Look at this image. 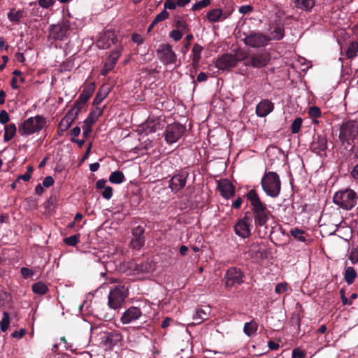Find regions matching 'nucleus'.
<instances>
[{"mask_svg":"<svg viewBox=\"0 0 358 358\" xmlns=\"http://www.w3.org/2000/svg\"><path fill=\"white\" fill-rule=\"evenodd\" d=\"M128 296V289L124 286H116L108 294V305L110 309L117 310L122 307Z\"/></svg>","mask_w":358,"mask_h":358,"instance_id":"nucleus-5","label":"nucleus"},{"mask_svg":"<svg viewBox=\"0 0 358 358\" xmlns=\"http://www.w3.org/2000/svg\"><path fill=\"white\" fill-rule=\"evenodd\" d=\"M85 103H81L80 99L76 101L74 107L69 112V113H73L74 117L78 114L81 108L85 106Z\"/></svg>","mask_w":358,"mask_h":358,"instance_id":"nucleus-47","label":"nucleus"},{"mask_svg":"<svg viewBox=\"0 0 358 358\" xmlns=\"http://www.w3.org/2000/svg\"><path fill=\"white\" fill-rule=\"evenodd\" d=\"M129 268L136 273H149L154 269L152 262L148 260L139 263L136 262H130Z\"/></svg>","mask_w":358,"mask_h":358,"instance_id":"nucleus-20","label":"nucleus"},{"mask_svg":"<svg viewBox=\"0 0 358 358\" xmlns=\"http://www.w3.org/2000/svg\"><path fill=\"white\" fill-rule=\"evenodd\" d=\"M308 114L313 118H317L321 115V110L317 106H312L309 108Z\"/></svg>","mask_w":358,"mask_h":358,"instance_id":"nucleus-49","label":"nucleus"},{"mask_svg":"<svg viewBox=\"0 0 358 358\" xmlns=\"http://www.w3.org/2000/svg\"><path fill=\"white\" fill-rule=\"evenodd\" d=\"M25 333H26L25 329H21L19 331H14L11 334V336L13 338H21L22 337H23L24 336Z\"/></svg>","mask_w":358,"mask_h":358,"instance_id":"nucleus-61","label":"nucleus"},{"mask_svg":"<svg viewBox=\"0 0 358 358\" xmlns=\"http://www.w3.org/2000/svg\"><path fill=\"white\" fill-rule=\"evenodd\" d=\"M252 10V7L250 5L243 6L239 8V12L242 14L250 13Z\"/></svg>","mask_w":358,"mask_h":358,"instance_id":"nucleus-59","label":"nucleus"},{"mask_svg":"<svg viewBox=\"0 0 358 358\" xmlns=\"http://www.w3.org/2000/svg\"><path fill=\"white\" fill-rule=\"evenodd\" d=\"M178 6V4H176V1L175 2L173 0H166L164 7V9L166 10V9L173 10Z\"/></svg>","mask_w":358,"mask_h":358,"instance_id":"nucleus-53","label":"nucleus"},{"mask_svg":"<svg viewBox=\"0 0 358 358\" xmlns=\"http://www.w3.org/2000/svg\"><path fill=\"white\" fill-rule=\"evenodd\" d=\"M54 184V179L52 176H47L43 181V186L45 187H49Z\"/></svg>","mask_w":358,"mask_h":358,"instance_id":"nucleus-57","label":"nucleus"},{"mask_svg":"<svg viewBox=\"0 0 358 358\" xmlns=\"http://www.w3.org/2000/svg\"><path fill=\"white\" fill-rule=\"evenodd\" d=\"M250 218L245 215L243 219L239 220L234 225L236 234L243 238H248L250 234Z\"/></svg>","mask_w":358,"mask_h":358,"instance_id":"nucleus-12","label":"nucleus"},{"mask_svg":"<svg viewBox=\"0 0 358 358\" xmlns=\"http://www.w3.org/2000/svg\"><path fill=\"white\" fill-rule=\"evenodd\" d=\"M217 187L220 192L221 195L228 199L232 197L235 193V189L231 182L227 180H221L218 182Z\"/></svg>","mask_w":358,"mask_h":358,"instance_id":"nucleus-19","label":"nucleus"},{"mask_svg":"<svg viewBox=\"0 0 358 358\" xmlns=\"http://www.w3.org/2000/svg\"><path fill=\"white\" fill-rule=\"evenodd\" d=\"M20 272H21L22 275L24 278H27L31 276L34 274L33 271H31V269H29L28 268H26V267H22L21 268Z\"/></svg>","mask_w":358,"mask_h":358,"instance_id":"nucleus-56","label":"nucleus"},{"mask_svg":"<svg viewBox=\"0 0 358 358\" xmlns=\"http://www.w3.org/2000/svg\"><path fill=\"white\" fill-rule=\"evenodd\" d=\"M257 327V324L255 321L246 322L244 324L243 331L247 336H251L256 333Z\"/></svg>","mask_w":358,"mask_h":358,"instance_id":"nucleus-33","label":"nucleus"},{"mask_svg":"<svg viewBox=\"0 0 358 358\" xmlns=\"http://www.w3.org/2000/svg\"><path fill=\"white\" fill-rule=\"evenodd\" d=\"M250 55L243 51H238L235 55H233L234 59L236 60V64L239 62L245 61L246 62L247 58Z\"/></svg>","mask_w":358,"mask_h":358,"instance_id":"nucleus-45","label":"nucleus"},{"mask_svg":"<svg viewBox=\"0 0 358 358\" xmlns=\"http://www.w3.org/2000/svg\"><path fill=\"white\" fill-rule=\"evenodd\" d=\"M113 189L112 187L108 186L106 187L103 191L101 193L102 196L106 199H110L113 196Z\"/></svg>","mask_w":358,"mask_h":358,"instance_id":"nucleus-51","label":"nucleus"},{"mask_svg":"<svg viewBox=\"0 0 358 358\" xmlns=\"http://www.w3.org/2000/svg\"><path fill=\"white\" fill-rule=\"evenodd\" d=\"M124 180V176L121 171H113L109 177V181L112 183L120 184Z\"/></svg>","mask_w":358,"mask_h":358,"instance_id":"nucleus-37","label":"nucleus"},{"mask_svg":"<svg viewBox=\"0 0 358 358\" xmlns=\"http://www.w3.org/2000/svg\"><path fill=\"white\" fill-rule=\"evenodd\" d=\"M269 38L260 32H250L245 35L243 41L246 45L252 48H259L267 45Z\"/></svg>","mask_w":358,"mask_h":358,"instance_id":"nucleus-10","label":"nucleus"},{"mask_svg":"<svg viewBox=\"0 0 358 358\" xmlns=\"http://www.w3.org/2000/svg\"><path fill=\"white\" fill-rule=\"evenodd\" d=\"M75 118L76 117H74L73 113H68L65 115V117H64L62 120L60 121L59 124V129L61 131H64L67 130L70 127L71 124H72Z\"/></svg>","mask_w":358,"mask_h":358,"instance_id":"nucleus-27","label":"nucleus"},{"mask_svg":"<svg viewBox=\"0 0 358 358\" xmlns=\"http://www.w3.org/2000/svg\"><path fill=\"white\" fill-rule=\"evenodd\" d=\"M17 131V128L15 124L10 123L5 126L4 127V135L3 140L5 142H8L11 140L15 136Z\"/></svg>","mask_w":358,"mask_h":358,"instance_id":"nucleus-28","label":"nucleus"},{"mask_svg":"<svg viewBox=\"0 0 358 358\" xmlns=\"http://www.w3.org/2000/svg\"><path fill=\"white\" fill-rule=\"evenodd\" d=\"M271 56L267 52L250 54L245 62V65L255 69H261L267 66Z\"/></svg>","mask_w":358,"mask_h":358,"instance_id":"nucleus-7","label":"nucleus"},{"mask_svg":"<svg viewBox=\"0 0 358 358\" xmlns=\"http://www.w3.org/2000/svg\"><path fill=\"white\" fill-rule=\"evenodd\" d=\"M351 176L354 179L358 180V163L353 167Z\"/></svg>","mask_w":358,"mask_h":358,"instance_id":"nucleus-64","label":"nucleus"},{"mask_svg":"<svg viewBox=\"0 0 358 358\" xmlns=\"http://www.w3.org/2000/svg\"><path fill=\"white\" fill-rule=\"evenodd\" d=\"M108 91H103V89H101L96 95L93 104L94 105H99L108 95Z\"/></svg>","mask_w":358,"mask_h":358,"instance_id":"nucleus-42","label":"nucleus"},{"mask_svg":"<svg viewBox=\"0 0 358 358\" xmlns=\"http://www.w3.org/2000/svg\"><path fill=\"white\" fill-rule=\"evenodd\" d=\"M243 273L241 269L237 268H230L226 273V285L232 287L235 284L243 282Z\"/></svg>","mask_w":358,"mask_h":358,"instance_id":"nucleus-15","label":"nucleus"},{"mask_svg":"<svg viewBox=\"0 0 358 358\" xmlns=\"http://www.w3.org/2000/svg\"><path fill=\"white\" fill-rule=\"evenodd\" d=\"M358 134V125L354 120L343 122L340 127L339 140L343 143L353 141Z\"/></svg>","mask_w":358,"mask_h":358,"instance_id":"nucleus-6","label":"nucleus"},{"mask_svg":"<svg viewBox=\"0 0 358 358\" xmlns=\"http://www.w3.org/2000/svg\"><path fill=\"white\" fill-rule=\"evenodd\" d=\"M208 310V308H206L205 309L202 308H197L193 316V322L196 324H199L203 321L207 320L209 314Z\"/></svg>","mask_w":358,"mask_h":358,"instance_id":"nucleus-25","label":"nucleus"},{"mask_svg":"<svg viewBox=\"0 0 358 358\" xmlns=\"http://www.w3.org/2000/svg\"><path fill=\"white\" fill-rule=\"evenodd\" d=\"M203 51V48L201 45L198 43H195L192 48V65L193 67L196 69L199 62L201 57V52Z\"/></svg>","mask_w":358,"mask_h":358,"instance_id":"nucleus-26","label":"nucleus"},{"mask_svg":"<svg viewBox=\"0 0 358 358\" xmlns=\"http://www.w3.org/2000/svg\"><path fill=\"white\" fill-rule=\"evenodd\" d=\"M284 27L282 24L277 25L274 29L271 31L269 40H280L284 37Z\"/></svg>","mask_w":358,"mask_h":358,"instance_id":"nucleus-32","label":"nucleus"},{"mask_svg":"<svg viewBox=\"0 0 358 358\" xmlns=\"http://www.w3.org/2000/svg\"><path fill=\"white\" fill-rule=\"evenodd\" d=\"M273 108L274 105L271 101L264 99L257 104L256 107V114L258 117H264L272 112Z\"/></svg>","mask_w":358,"mask_h":358,"instance_id":"nucleus-22","label":"nucleus"},{"mask_svg":"<svg viewBox=\"0 0 358 358\" xmlns=\"http://www.w3.org/2000/svg\"><path fill=\"white\" fill-rule=\"evenodd\" d=\"M32 290L35 294L43 295L48 291V287L42 282H38L32 285Z\"/></svg>","mask_w":358,"mask_h":358,"instance_id":"nucleus-38","label":"nucleus"},{"mask_svg":"<svg viewBox=\"0 0 358 358\" xmlns=\"http://www.w3.org/2000/svg\"><path fill=\"white\" fill-rule=\"evenodd\" d=\"M169 16V13L164 9L161 13L156 15L153 20V24H158L159 22L165 20Z\"/></svg>","mask_w":358,"mask_h":358,"instance_id":"nucleus-43","label":"nucleus"},{"mask_svg":"<svg viewBox=\"0 0 358 358\" xmlns=\"http://www.w3.org/2000/svg\"><path fill=\"white\" fill-rule=\"evenodd\" d=\"M291 235L294 237L296 239L301 241L305 242L306 241V237L303 236L304 231L295 228L290 231Z\"/></svg>","mask_w":358,"mask_h":358,"instance_id":"nucleus-41","label":"nucleus"},{"mask_svg":"<svg viewBox=\"0 0 358 358\" xmlns=\"http://www.w3.org/2000/svg\"><path fill=\"white\" fill-rule=\"evenodd\" d=\"M295 5L298 8L310 11L315 6V0H295Z\"/></svg>","mask_w":358,"mask_h":358,"instance_id":"nucleus-30","label":"nucleus"},{"mask_svg":"<svg viewBox=\"0 0 358 358\" xmlns=\"http://www.w3.org/2000/svg\"><path fill=\"white\" fill-rule=\"evenodd\" d=\"M188 173L187 172H181L175 175L169 181V187L172 192H177L183 188L186 184Z\"/></svg>","mask_w":358,"mask_h":358,"instance_id":"nucleus-18","label":"nucleus"},{"mask_svg":"<svg viewBox=\"0 0 358 358\" xmlns=\"http://www.w3.org/2000/svg\"><path fill=\"white\" fill-rule=\"evenodd\" d=\"M122 51V48L121 46H118L114 50L109 57L106 59V61L104 63V66L101 69V73L103 76H106L108 74L109 71H110L115 66L119 57L121 55Z\"/></svg>","mask_w":358,"mask_h":358,"instance_id":"nucleus-14","label":"nucleus"},{"mask_svg":"<svg viewBox=\"0 0 358 358\" xmlns=\"http://www.w3.org/2000/svg\"><path fill=\"white\" fill-rule=\"evenodd\" d=\"M117 41L115 31L113 30H106L101 34L96 41V46L100 49H107L112 44H115Z\"/></svg>","mask_w":358,"mask_h":358,"instance_id":"nucleus-11","label":"nucleus"},{"mask_svg":"<svg viewBox=\"0 0 358 358\" xmlns=\"http://www.w3.org/2000/svg\"><path fill=\"white\" fill-rule=\"evenodd\" d=\"M141 316V310L138 307L131 306L123 313L120 318V321L124 324H129L138 320Z\"/></svg>","mask_w":358,"mask_h":358,"instance_id":"nucleus-17","label":"nucleus"},{"mask_svg":"<svg viewBox=\"0 0 358 358\" xmlns=\"http://www.w3.org/2000/svg\"><path fill=\"white\" fill-rule=\"evenodd\" d=\"M302 120L301 117L296 118L292 124V132L296 134L299 131L301 127Z\"/></svg>","mask_w":358,"mask_h":358,"instance_id":"nucleus-46","label":"nucleus"},{"mask_svg":"<svg viewBox=\"0 0 358 358\" xmlns=\"http://www.w3.org/2000/svg\"><path fill=\"white\" fill-rule=\"evenodd\" d=\"M340 294H341V298L342 303L343 305H347V304L351 305L352 304V301H349L348 298L345 296V292L343 289H341L340 290Z\"/></svg>","mask_w":358,"mask_h":358,"instance_id":"nucleus-60","label":"nucleus"},{"mask_svg":"<svg viewBox=\"0 0 358 358\" xmlns=\"http://www.w3.org/2000/svg\"><path fill=\"white\" fill-rule=\"evenodd\" d=\"M95 90V85L94 83H90L85 87L78 99L81 103H86L90 96L92 95Z\"/></svg>","mask_w":358,"mask_h":358,"instance_id":"nucleus-24","label":"nucleus"},{"mask_svg":"<svg viewBox=\"0 0 358 358\" xmlns=\"http://www.w3.org/2000/svg\"><path fill=\"white\" fill-rule=\"evenodd\" d=\"M170 37H171L174 41H178L182 37V32L178 29H174L170 32Z\"/></svg>","mask_w":358,"mask_h":358,"instance_id":"nucleus-50","label":"nucleus"},{"mask_svg":"<svg viewBox=\"0 0 358 358\" xmlns=\"http://www.w3.org/2000/svg\"><path fill=\"white\" fill-rule=\"evenodd\" d=\"M287 289V283H278L275 286V292L277 293V294H281V293H283L285 292H286Z\"/></svg>","mask_w":358,"mask_h":358,"instance_id":"nucleus-52","label":"nucleus"},{"mask_svg":"<svg viewBox=\"0 0 358 358\" xmlns=\"http://www.w3.org/2000/svg\"><path fill=\"white\" fill-rule=\"evenodd\" d=\"M262 187L264 192L271 197H277L281 189V183L279 176L273 171L264 174L261 181Z\"/></svg>","mask_w":358,"mask_h":358,"instance_id":"nucleus-3","label":"nucleus"},{"mask_svg":"<svg viewBox=\"0 0 358 358\" xmlns=\"http://www.w3.org/2000/svg\"><path fill=\"white\" fill-rule=\"evenodd\" d=\"M236 65V60L231 54H224L219 57L215 63V66L220 70H225L234 67Z\"/></svg>","mask_w":358,"mask_h":358,"instance_id":"nucleus-21","label":"nucleus"},{"mask_svg":"<svg viewBox=\"0 0 358 358\" xmlns=\"http://www.w3.org/2000/svg\"><path fill=\"white\" fill-rule=\"evenodd\" d=\"M193 38V35L192 34H188L186 37H185V40L187 41V43L183 45V47L182 48V52H183L184 54H185L189 48V45H190V41Z\"/></svg>","mask_w":358,"mask_h":358,"instance_id":"nucleus-54","label":"nucleus"},{"mask_svg":"<svg viewBox=\"0 0 358 358\" xmlns=\"http://www.w3.org/2000/svg\"><path fill=\"white\" fill-rule=\"evenodd\" d=\"M185 131V127L180 124L174 123L169 124L164 131L165 140L169 144L174 143L182 137Z\"/></svg>","mask_w":358,"mask_h":358,"instance_id":"nucleus-8","label":"nucleus"},{"mask_svg":"<svg viewBox=\"0 0 358 358\" xmlns=\"http://www.w3.org/2000/svg\"><path fill=\"white\" fill-rule=\"evenodd\" d=\"M121 338H122V336L120 334L110 333L106 336V338L105 339V343H109L110 345H114V344L117 343V342L120 341Z\"/></svg>","mask_w":358,"mask_h":358,"instance_id":"nucleus-39","label":"nucleus"},{"mask_svg":"<svg viewBox=\"0 0 358 358\" xmlns=\"http://www.w3.org/2000/svg\"><path fill=\"white\" fill-rule=\"evenodd\" d=\"M327 148V138L324 135H317L311 143V149L319 154Z\"/></svg>","mask_w":358,"mask_h":358,"instance_id":"nucleus-23","label":"nucleus"},{"mask_svg":"<svg viewBox=\"0 0 358 358\" xmlns=\"http://www.w3.org/2000/svg\"><path fill=\"white\" fill-rule=\"evenodd\" d=\"M177 27L180 29L181 32L187 31V25L186 22L182 20H179L176 22Z\"/></svg>","mask_w":358,"mask_h":358,"instance_id":"nucleus-58","label":"nucleus"},{"mask_svg":"<svg viewBox=\"0 0 358 358\" xmlns=\"http://www.w3.org/2000/svg\"><path fill=\"white\" fill-rule=\"evenodd\" d=\"M144 228L141 226H137L132 229V238L130 242V246L134 250H140L145 244Z\"/></svg>","mask_w":358,"mask_h":358,"instance_id":"nucleus-13","label":"nucleus"},{"mask_svg":"<svg viewBox=\"0 0 358 358\" xmlns=\"http://www.w3.org/2000/svg\"><path fill=\"white\" fill-rule=\"evenodd\" d=\"M357 277V272L352 266H347L345 268L344 280L348 285H351L354 282Z\"/></svg>","mask_w":358,"mask_h":358,"instance_id":"nucleus-29","label":"nucleus"},{"mask_svg":"<svg viewBox=\"0 0 358 358\" xmlns=\"http://www.w3.org/2000/svg\"><path fill=\"white\" fill-rule=\"evenodd\" d=\"M146 128L150 132H155L161 129V126L158 120H153L147 122Z\"/></svg>","mask_w":358,"mask_h":358,"instance_id":"nucleus-40","label":"nucleus"},{"mask_svg":"<svg viewBox=\"0 0 358 358\" xmlns=\"http://www.w3.org/2000/svg\"><path fill=\"white\" fill-rule=\"evenodd\" d=\"M69 25L67 22L52 24L50 27V34L55 40H62L67 34Z\"/></svg>","mask_w":358,"mask_h":358,"instance_id":"nucleus-16","label":"nucleus"},{"mask_svg":"<svg viewBox=\"0 0 358 358\" xmlns=\"http://www.w3.org/2000/svg\"><path fill=\"white\" fill-rule=\"evenodd\" d=\"M292 357L293 358H304L305 355L302 351H301L298 349H294L292 351Z\"/></svg>","mask_w":358,"mask_h":358,"instance_id":"nucleus-63","label":"nucleus"},{"mask_svg":"<svg viewBox=\"0 0 358 358\" xmlns=\"http://www.w3.org/2000/svg\"><path fill=\"white\" fill-rule=\"evenodd\" d=\"M222 15V10L215 8V9H213V10L208 12L206 14V17L208 20V21L212 22H215L219 21Z\"/></svg>","mask_w":358,"mask_h":358,"instance_id":"nucleus-34","label":"nucleus"},{"mask_svg":"<svg viewBox=\"0 0 358 358\" xmlns=\"http://www.w3.org/2000/svg\"><path fill=\"white\" fill-rule=\"evenodd\" d=\"M9 115L8 113L3 110L0 112V123L1 124H6L9 121Z\"/></svg>","mask_w":358,"mask_h":358,"instance_id":"nucleus-55","label":"nucleus"},{"mask_svg":"<svg viewBox=\"0 0 358 358\" xmlns=\"http://www.w3.org/2000/svg\"><path fill=\"white\" fill-rule=\"evenodd\" d=\"M78 239L79 235H73L66 238L64 242L68 245L74 246L78 243Z\"/></svg>","mask_w":358,"mask_h":358,"instance_id":"nucleus-48","label":"nucleus"},{"mask_svg":"<svg viewBox=\"0 0 358 358\" xmlns=\"http://www.w3.org/2000/svg\"><path fill=\"white\" fill-rule=\"evenodd\" d=\"M45 123V119L41 115L29 117L24 120L19 127V133L22 136L31 135L40 131Z\"/></svg>","mask_w":358,"mask_h":358,"instance_id":"nucleus-4","label":"nucleus"},{"mask_svg":"<svg viewBox=\"0 0 358 358\" xmlns=\"http://www.w3.org/2000/svg\"><path fill=\"white\" fill-rule=\"evenodd\" d=\"M157 55L159 59L164 64L167 65L176 62L177 56L169 44L159 45L157 50Z\"/></svg>","mask_w":358,"mask_h":358,"instance_id":"nucleus-9","label":"nucleus"},{"mask_svg":"<svg viewBox=\"0 0 358 358\" xmlns=\"http://www.w3.org/2000/svg\"><path fill=\"white\" fill-rule=\"evenodd\" d=\"M210 3V0H201V1H199L196 2V3H194L192 6V9L194 11L199 10L208 6Z\"/></svg>","mask_w":358,"mask_h":358,"instance_id":"nucleus-44","label":"nucleus"},{"mask_svg":"<svg viewBox=\"0 0 358 358\" xmlns=\"http://www.w3.org/2000/svg\"><path fill=\"white\" fill-rule=\"evenodd\" d=\"M54 3L53 0H39L38 4L43 8H48Z\"/></svg>","mask_w":358,"mask_h":358,"instance_id":"nucleus-62","label":"nucleus"},{"mask_svg":"<svg viewBox=\"0 0 358 358\" xmlns=\"http://www.w3.org/2000/svg\"><path fill=\"white\" fill-rule=\"evenodd\" d=\"M358 52V43L357 42H351L348 47L345 55L348 59H352L357 56Z\"/></svg>","mask_w":358,"mask_h":358,"instance_id":"nucleus-36","label":"nucleus"},{"mask_svg":"<svg viewBox=\"0 0 358 358\" xmlns=\"http://www.w3.org/2000/svg\"><path fill=\"white\" fill-rule=\"evenodd\" d=\"M247 197L252 206L255 224L259 227H265L270 214L266 206L262 202L257 193L254 189L249 191Z\"/></svg>","mask_w":358,"mask_h":358,"instance_id":"nucleus-1","label":"nucleus"},{"mask_svg":"<svg viewBox=\"0 0 358 358\" xmlns=\"http://www.w3.org/2000/svg\"><path fill=\"white\" fill-rule=\"evenodd\" d=\"M23 17L24 12L22 10L16 11L15 9H11L8 13V18L12 22H18Z\"/></svg>","mask_w":358,"mask_h":358,"instance_id":"nucleus-35","label":"nucleus"},{"mask_svg":"<svg viewBox=\"0 0 358 358\" xmlns=\"http://www.w3.org/2000/svg\"><path fill=\"white\" fill-rule=\"evenodd\" d=\"M101 114L102 110L99 108H96L90 113L89 116L84 121V124L92 125Z\"/></svg>","mask_w":358,"mask_h":358,"instance_id":"nucleus-31","label":"nucleus"},{"mask_svg":"<svg viewBox=\"0 0 358 358\" xmlns=\"http://www.w3.org/2000/svg\"><path fill=\"white\" fill-rule=\"evenodd\" d=\"M357 194L352 189L338 191L333 197L334 203L345 210H352L357 203Z\"/></svg>","mask_w":358,"mask_h":358,"instance_id":"nucleus-2","label":"nucleus"}]
</instances>
